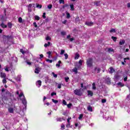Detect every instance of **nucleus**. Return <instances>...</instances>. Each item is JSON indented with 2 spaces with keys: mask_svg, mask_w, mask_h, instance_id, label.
I'll return each mask as SVG.
<instances>
[{
  "mask_svg": "<svg viewBox=\"0 0 130 130\" xmlns=\"http://www.w3.org/2000/svg\"><path fill=\"white\" fill-rule=\"evenodd\" d=\"M51 40V38L49 36H47L46 38V40Z\"/></svg>",
  "mask_w": 130,
  "mask_h": 130,
  "instance_id": "nucleus-49",
  "label": "nucleus"
},
{
  "mask_svg": "<svg viewBox=\"0 0 130 130\" xmlns=\"http://www.w3.org/2000/svg\"><path fill=\"white\" fill-rule=\"evenodd\" d=\"M35 74H39V69L38 68H36L35 71Z\"/></svg>",
  "mask_w": 130,
  "mask_h": 130,
  "instance_id": "nucleus-33",
  "label": "nucleus"
},
{
  "mask_svg": "<svg viewBox=\"0 0 130 130\" xmlns=\"http://www.w3.org/2000/svg\"><path fill=\"white\" fill-rule=\"evenodd\" d=\"M79 57H80V54L77 53L75 56V59H78Z\"/></svg>",
  "mask_w": 130,
  "mask_h": 130,
  "instance_id": "nucleus-22",
  "label": "nucleus"
},
{
  "mask_svg": "<svg viewBox=\"0 0 130 130\" xmlns=\"http://www.w3.org/2000/svg\"><path fill=\"white\" fill-rule=\"evenodd\" d=\"M42 84V82L41 81V80H38L37 81L36 85H39V86H38L39 88H40V87H41Z\"/></svg>",
  "mask_w": 130,
  "mask_h": 130,
  "instance_id": "nucleus-5",
  "label": "nucleus"
},
{
  "mask_svg": "<svg viewBox=\"0 0 130 130\" xmlns=\"http://www.w3.org/2000/svg\"><path fill=\"white\" fill-rule=\"evenodd\" d=\"M51 51H48V52H47V54H48V58H51V57H52V55H51Z\"/></svg>",
  "mask_w": 130,
  "mask_h": 130,
  "instance_id": "nucleus-10",
  "label": "nucleus"
},
{
  "mask_svg": "<svg viewBox=\"0 0 130 130\" xmlns=\"http://www.w3.org/2000/svg\"><path fill=\"white\" fill-rule=\"evenodd\" d=\"M87 110H88V111H90V112H92V111H93V108H92V107H91V106H89L87 107Z\"/></svg>",
  "mask_w": 130,
  "mask_h": 130,
  "instance_id": "nucleus-15",
  "label": "nucleus"
},
{
  "mask_svg": "<svg viewBox=\"0 0 130 130\" xmlns=\"http://www.w3.org/2000/svg\"><path fill=\"white\" fill-rule=\"evenodd\" d=\"M98 3H100V2H98V1H96V2H94V5H95L96 6H98Z\"/></svg>",
  "mask_w": 130,
  "mask_h": 130,
  "instance_id": "nucleus-60",
  "label": "nucleus"
},
{
  "mask_svg": "<svg viewBox=\"0 0 130 130\" xmlns=\"http://www.w3.org/2000/svg\"><path fill=\"white\" fill-rule=\"evenodd\" d=\"M106 99H102V103H106Z\"/></svg>",
  "mask_w": 130,
  "mask_h": 130,
  "instance_id": "nucleus-57",
  "label": "nucleus"
},
{
  "mask_svg": "<svg viewBox=\"0 0 130 130\" xmlns=\"http://www.w3.org/2000/svg\"><path fill=\"white\" fill-rule=\"evenodd\" d=\"M72 106H73V104H72L71 103H70L67 105L68 108H71Z\"/></svg>",
  "mask_w": 130,
  "mask_h": 130,
  "instance_id": "nucleus-39",
  "label": "nucleus"
},
{
  "mask_svg": "<svg viewBox=\"0 0 130 130\" xmlns=\"http://www.w3.org/2000/svg\"><path fill=\"white\" fill-rule=\"evenodd\" d=\"M54 95H56V92H52L51 94V96H52V97L53 96H54Z\"/></svg>",
  "mask_w": 130,
  "mask_h": 130,
  "instance_id": "nucleus-50",
  "label": "nucleus"
},
{
  "mask_svg": "<svg viewBox=\"0 0 130 130\" xmlns=\"http://www.w3.org/2000/svg\"><path fill=\"white\" fill-rule=\"evenodd\" d=\"M70 10L71 11H75V6H74V4L70 5Z\"/></svg>",
  "mask_w": 130,
  "mask_h": 130,
  "instance_id": "nucleus-12",
  "label": "nucleus"
},
{
  "mask_svg": "<svg viewBox=\"0 0 130 130\" xmlns=\"http://www.w3.org/2000/svg\"><path fill=\"white\" fill-rule=\"evenodd\" d=\"M64 80L66 81V82L67 83H68V82H69V80H70V78H69V77H65L64 78Z\"/></svg>",
  "mask_w": 130,
  "mask_h": 130,
  "instance_id": "nucleus-44",
  "label": "nucleus"
},
{
  "mask_svg": "<svg viewBox=\"0 0 130 130\" xmlns=\"http://www.w3.org/2000/svg\"><path fill=\"white\" fill-rule=\"evenodd\" d=\"M22 103L23 104H24V106L27 105V101L26 100V99H25V98L22 100Z\"/></svg>",
  "mask_w": 130,
  "mask_h": 130,
  "instance_id": "nucleus-18",
  "label": "nucleus"
},
{
  "mask_svg": "<svg viewBox=\"0 0 130 130\" xmlns=\"http://www.w3.org/2000/svg\"><path fill=\"white\" fill-rule=\"evenodd\" d=\"M3 36L4 37H6V38H7L8 41H10V40H13V39H14V37H13V36L4 35Z\"/></svg>",
  "mask_w": 130,
  "mask_h": 130,
  "instance_id": "nucleus-4",
  "label": "nucleus"
},
{
  "mask_svg": "<svg viewBox=\"0 0 130 130\" xmlns=\"http://www.w3.org/2000/svg\"><path fill=\"white\" fill-rule=\"evenodd\" d=\"M67 34V32L66 31H61V35L62 36H64V35H66Z\"/></svg>",
  "mask_w": 130,
  "mask_h": 130,
  "instance_id": "nucleus-40",
  "label": "nucleus"
},
{
  "mask_svg": "<svg viewBox=\"0 0 130 130\" xmlns=\"http://www.w3.org/2000/svg\"><path fill=\"white\" fill-rule=\"evenodd\" d=\"M118 86H119V87H124V84H122L121 82H119L117 83Z\"/></svg>",
  "mask_w": 130,
  "mask_h": 130,
  "instance_id": "nucleus-14",
  "label": "nucleus"
},
{
  "mask_svg": "<svg viewBox=\"0 0 130 130\" xmlns=\"http://www.w3.org/2000/svg\"><path fill=\"white\" fill-rule=\"evenodd\" d=\"M110 71L109 72L110 74H113V73H114V72H115V70H114L113 68H112V67H110Z\"/></svg>",
  "mask_w": 130,
  "mask_h": 130,
  "instance_id": "nucleus-11",
  "label": "nucleus"
},
{
  "mask_svg": "<svg viewBox=\"0 0 130 130\" xmlns=\"http://www.w3.org/2000/svg\"><path fill=\"white\" fill-rule=\"evenodd\" d=\"M92 89L96 90V85H95V82H93L92 83Z\"/></svg>",
  "mask_w": 130,
  "mask_h": 130,
  "instance_id": "nucleus-27",
  "label": "nucleus"
},
{
  "mask_svg": "<svg viewBox=\"0 0 130 130\" xmlns=\"http://www.w3.org/2000/svg\"><path fill=\"white\" fill-rule=\"evenodd\" d=\"M3 84H6V83H7V80L6 79V78H4V79L3 80Z\"/></svg>",
  "mask_w": 130,
  "mask_h": 130,
  "instance_id": "nucleus-51",
  "label": "nucleus"
},
{
  "mask_svg": "<svg viewBox=\"0 0 130 130\" xmlns=\"http://www.w3.org/2000/svg\"><path fill=\"white\" fill-rule=\"evenodd\" d=\"M20 52H21L22 54H25V51H24V50H23V49H20Z\"/></svg>",
  "mask_w": 130,
  "mask_h": 130,
  "instance_id": "nucleus-41",
  "label": "nucleus"
},
{
  "mask_svg": "<svg viewBox=\"0 0 130 130\" xmlns=\"http://www.w3.org/2000/svg\"><path fill=\"white\" fill-rule=\"evenodd\" d=\"M86 64L87 67L91 68L93 66V59L92 58H89L86 61Z\"/></svg>",
  "mask_w": 130,
  "mask_h": 130,
  "instance_id": "nucleus-2",
  "label": "nucleus"
},
{
  "mask_svg": "<svg viewBox=\"0 0 130 130\" xmlns=\"http://www.w3.org/2000/svg\"><path fill=\"white\" fill-rule=\"evenodd\" d=\"M64 55L65 56V59H67V58H69V55H68L67 53L64 54Z\"/></svg>",
  "mask_w": 130,
  "mask_h": 130,
  "instance_id": "nucleus-48",
  "label": "nucleus"
},
{
  "mask_svg": "<svg viewBox=\"0 0 130 130\" xmlns=\"http://www.w3.org/2000/svg\"><path fill=\"white\" fill-rule=\"evenodd\" d=\"M73 72H74L75 73V74H78V68H75L73 69Z\"/></svg>",
  "mask_w": 130,
  "mask_h": 130,
  "instance_id": "nucleus-16",
  "label": "nucleus"
},
{
  "mask_svg": "<svg viewBox=\"0 0 130 130\" xmlns=\"http://www.w3.org/2000/svg\"><path fill=\"white\" fill-rule=\"evenodd\" d=\"M48 9H49V10H51V9H52V5L50 4L48 6Z\"/></svg>",
  "mask_w": 130,
  "mask_h": 130,
  "instance_id": "nucleus-38",
  "label": "nucleus"
},
{
  "mask_svg": "<svg viewBox=\"0 0 130 130\" xmlns=\"http://www.w3.org/2000/svg\"><path fill=\"white\" fill-rule=\"evenodd\" d=\"M122 58V55L121 54H119L118 56V59H121Z\"/></svg>",
  "mask_w": 130,
  "mask_h": 130,
  "instance_id": "nucleus-45",
  "label": "nucleus"
},
{
  "mask_svg": "<svg viewBox=\"0 0 130 130\" xmlns=\"http://www.w3.org/2000/svg\"><path fill=\"white\" fill-rule=\"evenodd\" d=\"M57 88L58 89H61V84H58L57 86Z\"/></svg>",
  "mask_w": 130,
  "mask_h": 130,
  "instance_id": "nucleus-52",
  "label": "nucleus"
},
{
  "mask_svg": "<svg viewBox=\"0 0 130 130\" xmlns=\"http://www.w3.org/2000/svg\"><path fill=\"white\" fill-rule=\"evenodd\" d=\"M46 61L47 62H50V63H52V60H50L49 59H46Z\"/></svg>",
  "mask_w": 130,
  "mask_h": 130,
  "instance_id": "nucleus-36",
  "label": "nucleus"
},
{
  "mask_svg": "<svg viewBox=\"0 0 130 130\" xmlns=\"http://www.w3.org/2000/svg\"><path fill=\"white\" fill-rule=\"evenodd\" d=\"M93 23L92 22H85V25H87V26H89V27L93 25Z\"/></svg>",
  "mask_w": 130,
  "mask_h": 130,
  "instance_id": "nucleus-9",
  "label": "nucleus"
},
{
  "mask_svg": "<svg viewBox=\"0 0 130 130\" xmlns=\"http://www.w3.org/2000/svg\"><path fill=\"white\" fill-rule=\"evenodd\" d=\"M52 75H53L54 78H57V74H54V72L52 73Z\"/></svg>",
  "mask_w": 130,
  "mask_h": 130,
  "instance_id": "nucleus-42",
  "label": "nucleus"
},
{
  "mask_svg": "<svg viewBox=\"0 0 130 130\" xmlns=\"http://www.w3.org/2000/svg\"><path fill=\"white\" fill-rule=\"evenodd\" d=\"M62 103L64 105H67V102L66 101V100H63L62 101Z\"/></svg>",
  "mask_w": 130,
  "mask_h": 130,
  "instance_id": "nucleus-56",
  "label": "nucleus"
},
{
  "mask_svg": "<svg viewBox=\"0 0 130 130\" xmlns=\"http://www.w3.org/2000/svg\"><path fill=\"white\" fill-rule=\"evenodd\" d=\"M127 8H130V3H128L127 4Z\"/></svg>",
  "mask_w": 130,
  "mask_h": 130,
  "instance_id": "nucleus-64",
  "label": "nucleus"
},
{
  "mask_svg": "<svg viewBox=\"0 0 130 130\" xmlns=\"http://www.w3.org/2000/svg\"><path fill=\"white\" fill-rule=\"evenodd\" d=\"M52 102H53V103H55V104L58 103V101L55 100L53 99H52Z\"/></svg>",
  "mask_w": 130,
  "mask_h": 130,
  "instance_id": "nucleus-30",
  "label": "nucleus"
},
{
  "mask_svg": "<svg viewBox=\"0 0 130 130\" xmlns=\"http://www.w3.org/2000/svg\"><path fill=\"white\" fill-rule=\"evenodd\" d=\"M59 4H62L63 5H64V0H59Z\"/></svg>",
  "mask_w": 130,
  "mask_h": 130,
  "instance_id": "nucleus-43",
  "label": "nucleus"
},
{
  "mask_svg": "<svg viewBox=\"0 0 130 130\" xmlns=\"http://www.w3.org/2000/svg\"><path fill=\"white\" fill-rule=\"evenodd\" d=\"M123 80H124V82H126V81H127V77H124Z\"/></svg>",
  "mask_w": 130,
  "mask_h": 130,
  "instance_id": "nucleus-61",
  "label": "nucleus"
},
{
  "mask_svg": "<svg viewBox=\"0 0 130 130\" xmlns=\"http://www.w3.org/2000/svg\"><path fill=\"white\" fill-rule=\"evenodd\" d=\"M66 129V126L63 123L61 125V129Z\"/></svg>",
  "mask_w": 130,
  "mask_h": 130,
  "instance_id": "nucleus-31",
  "label": "nucleus"
},
{
  "mask_svg": "<svg viewBox=\"0 0 130 130\" xmlns=\"http://www.w3.org/2000/svg\"><path fill=\"white\" fill-rule=\"evenodd\" d=\"M6 77H7L6 73H4L3 72L1 73V78H3V79H6Z\"/></svg>",
  "mask_w": 130,
  "mask_h": 130,
  "instance_id": "nucleus-8",
  "label": "nucleus"
},
{
  "mask_svg": "<svg viewBox=\"0 0 130 130\" xmlns=\"http://www.w3.org/2000/svg\"><path fill=\"white\" fill-rule=\"evenodd\" d=\"M87 95L88 96L92 97V96H93V91L91 90H87Z\"/></svg>",
  "mask_w": 130,
  "mask_h": 130,
  "instance_id": "nucleus-6",
  "label": "nucleus"
},
{
  "mask_svg": "<svg viewBox=\"0 0 130 130\" xmlns=\"http://www.w3.org/2000/svg\"><path fill=\"white\" fill-rule=\"evenodd\" d=\"M28 11L29 13H30V12H32V9L31 8H28Z\"/></svg>",
  "mask_w": 130,
  "mask_h": 130,
  "instance_id": "nucleus-63",
  "label": "nucleus"
},
{
  "mask_svg": "<svg viewBox=\"0 0 130 130\" xmlns=\"http://www.w3.org/2000/svg\"><path fill=\"white\" fill-rule=\"evenodd\" d=\"M78 22H80V17H79V16H76L75 18V23H78Z\"/></svg>",
  "mask_w": 130,
  "mask_h": 130,
  "instance_id": "nucleus-21",
  "label": "nucleus"
},
{
  "mask_svg": "<svg viewBox=\"0 0 130 130\" xmlns=\"http://www.w3.org/2000/svg\"><path fill=\"white\" fill-rule=\"evenodd\" d=\"M108 52H113V51H114V50H113L112 48H110L108 49Z\"/></svg>",
  "mask_w": 130,
  "mask_h": 130,
  "instance_id": "nucleus-26",
  "label": "nucleus"
},
{
  "mask_svg": "<svg viewBox=\"0 0 130 130\" xmlns=\"http://www.w3.org/2000/svg\"><path fill=\"white\" fill-rule=\"evenodd\" d=\"M22 96H23V98H25V95H24L23 92H20V93L19 94V98H21Z\"/></svg>",
  "mask_w": 130,
  "mask_h": 130,
  "instance_id": "nucleus-32",
  "label": "nucleus"
},
{
  "mask_svg": "<svg viewBox=\"0 0 130 130\" xmlns=\"http://www.w3.org/2000/svg\"><path fill=\"white\" fill-rule=\"evenodd\" d=\"M111 39L114 41V42H115V41H116V40H117V38L116 37L112 36L111 37Z\"/></svg>",
  "mask_w": 130,
  "mask_h": 130,
  "instance_id": "nucleus-29",
  "label": "nucleus"
},
{
  "mask_svg": "<svg viewBox=\"0 0 130 130\" xmlns=\"http://www.w3.org/2000/svg\"><path fill=\"white\" fill-rule=\"evenodd\" d=\"M74 93L75 95H77V96H82L83 94V93L82 92V89H75L74 90Z\"/></svg>",
  "mask_w": 130,
  "mask_h": 130,
  "instance_id": "nucleus-1",
  "label": "nucleus"
},
{
  "mask_svg": "<svg viewBox=\"0 0 130 130\" xmlns=\"http://www.w3.org/2000/svg\"><path fill=\"white\" fill-rule=\"evenodd\" d=\"M34 25L35 28H37V27H38V25H37V24H36V22H34Z\"/></svg>",
  "mask_w": 130,
  "mask_h": 130,
  "instance_id": "nucleus-55",
  "label": "nucleus"
},
{
  "mask_svg": "<svg viewBox=\"0 0 130 130\" xmlns=\"http://www.w3.org/2000/svg\"><path fill=\"white\" fill-rule=\"evenodd\" d=\"M46 15V13H45V12L43 13V19H46V16H45Z\"/></svg>",
  "mask_w": 130,
  "mask_h": 130,
  "instance_id": "nucleus-46",
  "label": "nucleus"
},
{
  "mask_svg": "<svg viewBox=\"0 0 130 130\" xmlns=\"http://www.w3.org/2000/svg\"><path fill=\"white\" fill-rule=\"evenodd\" d=\"M8 26L11 29L13 27V24L11 22H8Z\"/></svg>",
  "mask_w": 130,
  "mask_h": 130,
  "instance_id": "nucleus-17",
  "label": "nucleus"
},
{
  "mask_svg": "<svg viewBox=\"0 0 130 130\" xmlns=\"http://www.w3.org/2000/svg\"><path fill=\"white\" fill-rule=\"evenodd\" d=\"M1 26L3 29H5V28H8V25L5 24L4 22H2V23L1 24Z\"/></svg>",
  "mask_w": 130,
  "mask_h": 130,
  "instance_id": "nucleus-7",
  "label": "nucleus"
},
{
  "mask_svg": "<svg viewBox=\"0 0 130 130\" xmlns=\"http://www.w3.org/2000/svg\"><path fill=\"white\" fill-rule=\"evenodd\" d=\"M69 6L70 5H69V4H66L62 6V9H66V8H68V7H69Z\"/></svg>",
  "mask_w": 130,
  "mask_h": 130,
  "instance_id": "nucleus-25",
  "label": "nucleus"
},
{
  "mask_svg": "<svg viewBox=\"0 0 130 130\" xmlns=\"http://www.w3.org/2000/svg\"><path fill=\"white\" fill-rule=\"evenodd\" d=\"M64 53V50H61V52L60 53V54L62 55Z\"/></svg>",
  "mask_w": 130,
  "mask_h": 130,
  "instance_id": "nucleus-54",
  "label": "nucleus"
},
{
  "mask_svg": "<svg viewBox=\"0 0 130 130\" xmlns=\"http://www.w3.org/2000/svg\"><path fill=\"white\" fill-rule=\"evenodd\" d=\"M67 22H68V20H64L63 21H62V24H67Z\"/></svg>",
  "mask_w": 130,
  "mask_h": 130,
  "instance_id": "nucleus-59",
  "label": "nucleus"
},
{
  "mask_svg": "<svg viewBox=\"0 0 130 130\" xmlns=\"http://www.w3.org/2000/svg\"><path fill=\"white\" fill-rule=\"evenodd\" d=\"M101 71V69L100 68H98V69H97V74H99V73H100Z\"/></svg>",
  "mask_w": 130,
  "mask_h": 130,
  "instance_id": "nucleus-58",
  "label": "nucleus"
},
{
  "mask_svg": "<svg viewBox=\"0 0 130 130\" xmlns=\"http://www.w3.org/2000/svg\"><path fill=\"white\" fill-rule=\"evenodd\" d=\"M18 22L19 23H22L23 22V19H22V17H19L18 18Z\"/></svg>",
  "mask_w": 130,
  "mask_h": 130,
  "instance_id": "nucleus-34",
  "label": "nucleus"
},
{
  "mask_svg": "<svg viewBox=\"0 0 130 130\" xmlns=\"http://www.w3.org/2000/svg\"><path fill=\"white\" fill-rule=\"evenodd\" d=\"M37 8H39L40 9H41V8H42V5L37 4Z\"/></svg>",
  "mask_w": 130,
  "mask_h": 130,
  "instance_id": "nucleus-47",
  "label": "nucleus"
},
{
  "mask_svg": "<svg viewBox=\"0 0 130 130\" xmlns=\"http://www.w3.org/2000/svg\"><path fill=\"white\" fill-rule=\"evenodd\" d=\"M7 15H1V21L2 22H5L7 21Z\"/></svg>",
  "mask_w": 130,
  "mask_h": 130,
  "instance_id": "nucleus-3",
  "label": "nucleus"
},
{
  "mask_svg": "<svg viewBox=\"0 0 130 130\" xmlns=\"http://www.w3.org/2000/svg\"><path fill=\"white\" fill-rule=\"evenodd\" d=\"M79 64H80V66H82V64H83V61L82 60H80L79 61Z\"/></svg>",
  "mask_w": 130,
  "mask_h": 130,
  "instance_id": "nucleus-53",
  "label": "nucleus"
},
{
  "mask_svg": "<svg viewBox=\"0 0 130 130\" xmlns=\"http://www.w3.org/2000/svg\"><path fill=\"white\" fill-rule=\"evenodd\" d=\"M124 43H125V41H124V40H122V41H120L119 42V45H123V44H124Z\"/></svg>",
  "mask_w": 130,
  "mask_h": 130,
  "instance_id": "nucleus-24",
  "label": "nucleus"
},
{
  "mask_svg": "<svg viewBox=\"0 0 130 130\" xmlns=\"http://www.w3.org/2000/svg\"><path fill=\"white\" fill-rule=\"evenodd\" d=\"M83 116H84V115H83V114H81L79 115V117H78V119H79V120L82 119V118H83Z\"/></svg>",
  "mask_w": 130,
  "mask_h": 130,
  "instance_id": "nucleus-35",
  "label": "nucleus"
},
{
  "mask_svg": "<svg viewBox=\"0 0 130 130\" xmlns=\"http://www.w3.org/2000/svg\"><path fill=\"white\" fill-rule=\"evenodd\" d=\"M57 121H60L61 122L62 120H65V119L63 118H58L56 119Z\"/></svg>",
  "mask_w": 130,
  "mask_h": 130,
  "instance_id": "nucleus-19",
  "label": "nucleus"
},
{
  "mask_svg": "<svg viewBox=\"0 0 130 130\" xmlns=\"http://www.w3.org/2000/svg\"><path fill=\"white\" fill-rule=\"evenodd\" d=\"M8 111L10 112V113H14V109L12 108H9L8 109Z\"/></svg>",
  "mask_w": 130,
  "mask_h": 130,
  "instance_id": "nucleus-13",
  "label": "nucleus"
},
{
  "mask_svg": "<svg viewBox=\"0 0 130 130\" xmlns=\"http://www.w3.org/2000/svg\"><path fill=\"white\" fill-rule=\"evenodd\" d=\"M66 15H67V19H70V18H71V14H70V13L67 12L66 13Z\"/></svg>",
  "mask_w": 130,
  "mask_h": 130,
  "instance_id": "nucleus-28",
  "label": "nucleus"
},
{
  "mask_svg": "<svg viewBox=\"0 0 130 130\" xmlns=\"http://www.w3.org/2000/svg\"><path fill=\"white\" fill-rule=\"evenodd\" d=\"M110 33H115L116 31L115 29H114V28H112L110 30Z\"/></svg>",
  "mask_w": 130,
  "mask_h": 130,
  "instance_id": "nucleus-37",
  "label": "nucleus"
},
{
  "mask_svg": "<svg viewBox=\"0 0 130 130\" xmlns=\"http://www.w3.org/2000/svg\"><path fill=\"white\" fill-rule=\"evenodd\" d=\"M28 8H32V4H29L27 6Z\"/></svg>",
  "mask_w": 130,
  "mask_h": 130,
  "instance_id": "nucleus-62",
  "label": "nucleus"
},
{
  "mask_svg": "<svg viewBox=\"0 0 130 130\" xmlns=\"http://www.w3.org/2000/svg\"><path fill=\"white\" fill-rule=\"evenodd\" d=\"M50 44H51V43H50V42H48L47 44L46 43L44 44V47H48V46H49V45H50Z\"/></svg>",
  "mask_w": 130,
  "mask_h": 130,
  "instance_id": "nucleus-23",
  "label": "nucleus"
},
{
  "mask_svg": "<svg viewBox=\"0 0 130 130\" xmlns=\"http://www.w3.org/2000/svg\"><path fill=\"white\" fill-rule=\"evenodd\" d=\"M35 20H36L37 21H39V20H40V17H39L38 15H35Z\"/></svg>",
  "mask_w": 130,
  "mask_h": 130,
  "instance_id": "nucleus-20",
  "label": "nucleus"
}]
</instances>
